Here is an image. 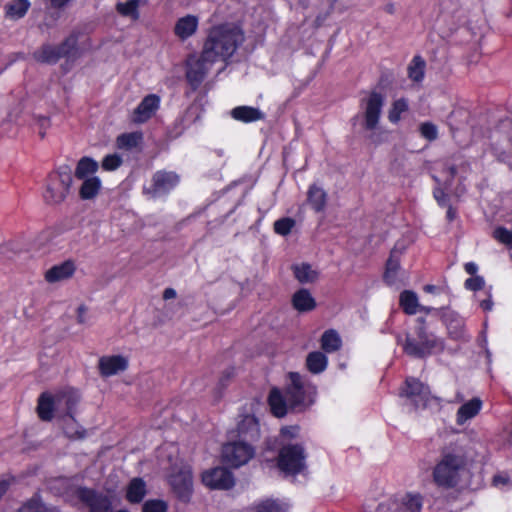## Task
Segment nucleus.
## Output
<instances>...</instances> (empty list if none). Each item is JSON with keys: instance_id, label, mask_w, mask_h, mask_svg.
I'll list each match as a JSON object with an SVG mask.
<instances>
[{"instance_id": "obj_1", "label": "nucleus", "mask_w": 512, "mask_h": 512, "mask_svg": "<svg viewBox=\"0 0 512 512\" xmlns=\"http://www.w3.org/2000/svg\"><path fill=\"white\" fill-rule=\"evenodd\" d=\"M244 41L245 35L240 26L228 22L216 24L208 29L201 53L204 59L214 63H228Z\"/></svg>"}, {"instance_id": "obj_2", "label": "nucleus", "mask_w": 512, "mask_h": 512, "mask_svg": "<svg viewBox=\"0 0 512 512\" xmlns=\"http://www.w3.org/2000/svg\"><path fill=\"white\" fill-rule=\"evenodd\" d=\"M467 469L468 458L463 451L444 450L432 469L433 483L444 490L456 489Z\"/></svg>"}, {"instance_id": "obj_3", "label": "nucleus", "mask_w": 512, "mask_h": 512, "mask_svg": "<svg viewBox=\"0 0 512 512\" xmlns=\"http://www.w3.org/2000/svg\"><path fill=\"white\" fill-rule=\"evenodd\" d=\"M415 335L407 334L405 337L403 351L406 355L417 359H424L444 350V341L433 333L428 332L424 317L416 319Z\"/></svg>"}, {"instance_id": "obj_4", "label": "nucleus", "mask_w": 512, "mask_h": 512, "mask_svg": "<svg viewBox=\"0 0 512 512\" xmlns=\"http://www.w3.org/2000/svg\"><path fill=\"white\" fill-rule=\"evenodd\" d=\"M73 183L69 165L59 166L47 176L44 201L49 205H58L65 201Z\"/></svg>"}, {"instance_id": "obj_5", "label": "nucleus", "mask_w": 512, "mask_h": 512, "mask_svg": "<svg viewBox=\"0 0 512 512\" xmlns=\"http://www.w3.org/2000/svg\"><path fill=\"white\" fill-rule=\"evenodd\" d=\"M78 34L71 33L59 45L42 44L32 53L33 59L40 64H56L61 58H68L77 51Z\"/></svg>"}, {"instance_id": "obj_6", "label": "nucleus", "mask_w": 512, "mask_h": 512, "mask_svg": "<svg viewBox=\"0 0 512 512\" xmlns=\"http://www.w3.org/2000/svg\"><path fill=\"white\" fill-rule=\"evenodd\" d=\"M306 458L302 444H286L278 452L277 467L286 475L296 476L306 469Z\"/></svg>"}, {"instance_id": "obj_7", "label": "nucleus", "mask_w": 512, "mask_h": 512, "mask_svg": "<svg viewBox=\"0 0 512 512\" xmlns=\"http://www.w3.org/2000/svg\"><path fill=\"white\" fill-rule=\"evenodd\" d=\"M399 395L410 399L415 409H425L432 402L441 403V398L432 395L430 387L415 377H407Z\"/></svg>"}, {"instance_id": "obj_8", "label": "nucleus", "mask_w": 512, "mask_h": 512, "mask_svg": "<svg viewBox=\"0 0 512 512\" xmlns=\"http://www.w3.org/2000/svg\"><path fill=\"white\" fill-rule=\"evenodd\" d=\"M385 98L382 93L372 90L368 96L360 100V108L363 110L362 127L366 131L377 129L384 106Z\"/></svg>"}, {"instance_id": "obj_9", "label": "nucleus", "mask_w": 512, "mask_h": 512, "mask_svg": "<svg viewBox=\"0 0 512 512\" xmlns=\"http://www.w3.org/2000/svg\"><path fill=\"white\" fill-rule=\"evenodd\" d=\"M168 483L177 500L189 503L193 495V473L188 465L174 469L169 475Z\"/></svg>"}, {"instance_id": "obj_10", "label": "nucleus", "mask_w": 512, "mask_h": 512, "mask_svg": "<svg viewBox=\"0 0 512 512\" xmlns=\"http://www.w3.org/2000/svg\"><path fill=\"white\" fill-rule=\"evenodd\" d=\"M255 446L251 443L234 439L222 447L223 460L233 468H239L254 458Z\"/></svg>"}, {"instance_id": "obj_11", "label": "nucleus", "mask_w": 512, "mask_h": 512, "mask_svg": "<svg viewBox=\"0 0 512 512\" xmlns=\"http://www.w3.org/2000/svg\"><path fill=\"white\" fill-rule=\"evenodd\" d=\"M180 182V176L174 171L158 170L151 178L149 186L143 187V194L152 199L167 196Z\"/></svg>"}, {"instance_id": "obj_12", "label": "nucleus", "mask_w": 512, "mask_h": 512, "mask_svg": "<svg viewBox=\"0 0 512 512\" xmlns=\"http://www.w3.org/2000/svg\"><path fill=\"white\" fill-rule=\"evenodd\" d=\"M81 504L89 509V512H110L112 502L102 492L86 486H77L72 494Z\"/></svg>"}, {"instance_id": "obj_13", "label": "nucleus", "mask_w": 512, "mask_h": 512, "mask_svg": "<svg viewBox=\"0 0 512 512\" xmlns=\"http://www.w3.org/2000/svg\"><path fill=\"white\" fill-rule=\"evenodd\" d=\"M289 379L290 384L284 390L289 408L292 411H303L311 401H306L307 395L301 375L298 372H290Z\"/></svg>"}, {"instance_id": "obj_14", "label": "nucleus", "mask_w": 512, "mask_h": 512, "mask_svg": "<svg viewBox=\"0 0 512 512\" xmlns=\"http://www.w3.org/2000/svg\"><path fill=\"white\" fill-rule=\"evenodd\" d=\"M202 483L211 490H230L235 485L233 473L225 467H213L201 474Z\"/></svg>"}, {"instance_id": "obj_15", "label": "nucleus", "mask_w": 512, "mask_h": 512, "mask_svg": "<svg viewBox=\"0 0 512 512\" xmlns=\"http://www.w3.org/2000/svg\"><path fill=\"white\" fill-rule=\"evenodd\" d=\"M213 64L215 63L204 59L201 52L198 58L187 62L185 77L193 92L199 89Z\"/></svg>"}, {"instance_id": "obj_16", "label": "nucleus", "mask_w": 512, "mask_h": 512, "mask_svg": "<svg viewBox=\"0 0 512 512\" xmlns=\"http://www.w3.org/2000/svg\"><path fill=\"white\" fill-rule=\"evenodd\" d=\"M235 432L236 439L254 445L259 441L261 436L258 419L252 414L244 415L242 419L237 423Z\"/></svg>"}, {"instance_id": "obj_17", "label": "nucleus", "mask_w": 512, "mask_h": 512, "mask_svg": "<svg viewBox=\"0 0 512 512\" xmlns=\"http://www.w3.org/2000/svg\"><path fill=\"white\" fill-rule=\"evenodd\" d=\"M161 99L156 94L146 95L133 111L132 120L142 124L147 122L160 107Z\"/></svg>"}, {"instance_id": "obj_18", "label": "nucleus", "mask_w": 512, "mask_h": 512, "mask_svg": "<svg viewBox=\"0 0 512 512\" xmlns=\"http://www.w3.org/2000/svg\"><path fill=\"white\" fill-rule=\"evenodd\" d=\"M128 367L129 361L122 355L102 356L98 360V371L104 378L124 372Z\"/></svg>"}, {"instance_id": "obj_19", "label": "nucleus", "mask_w": 512, "mask_h": 512, "mask_svg": "<svg viewBox=\"0 0 512 512\" xmlns=\"http://www.w3.org/2000/svg\"><path fill=\"white\" fill-rule=\"evenodd\" d=\"M199 18L196 15L188 14L180 17L173 28L174 35L181 41H186L198 30Z\"/></svg>"}, {"instance_id": "obj_20", "label": "nucleus", "mask_w": 512, "mask_h": 512, "mask_svg": "<svg viewBox=\"0 0 512 512\" xmlns=\"http://www.w3.org/2000/svg\"><path fill=\"white\" fill-rule=\"evenodd\" d=\"M401 265L400 259L395 257L394 251H391L389 258L385 264V271L383 273V281L389 287H400L403 285V280L400 277Z\"/></svg>"}, {"instance_id": "obj_21", "label": "nucleus", "mask_w": 512, "mask_h": 512, "mask_svg": "<svg viewBox=\"0 0 512 512\" xmlns=\"http://www.w3.org/2000/svg\"><path fill=\"white\" fill-rule=\"evenodd\" d=\"M201 118L200 113L196 107L190 106L186 109L183 115L178 117L170 130L173 137L181 136L185 130H187L192 124L199 121Z\"/></svg>"}, {"instance_id": "obj_22", "label": "nucleus", "mask_w": 512, "mask_h": 512, "mask_svg": "<svg viewBox=\"0 0 512 512\" xmlns=\"http://www.w3.org/2000/svg\"><path fill=\"white\" fill-rule=\"evenodd\" d=\"M76 270L72 260H66L58 265L52 266L45 273V280L48 283H56L71 278Z\"/></svg>"}, {"instance_id": "obj_23", "label": "nucleus", "mask_w": 512, "mask_h": 512, "mask_svg": "<svg viewBox=\"0 0 512 512\" xmlns=\"http://www.w3.org/2000/svg\"><path fill=\"white\" fill-rule=\"evenodd\" d=\"M328 201L326 191L313 183L309 185L307 190V203L315 213H322L325 211Z\"/></svg>"}, {"instance_id": "obj_24", "label": "nucleus", "mask_w": 512, "mask_h": 512, "mask_svg": "<svg viewBox=\"0 0 512 512\" xmlns=\"http://www.w3.org/2000/svg\"><path fill=\"white\" fill-rule=\"evenodd\" d=\"M291 304L300 313L310 312L317 306L315 298L306 288H300L292 295Z\"/></svg>"}, {"instance_id": "obj_25", "label": "nucleus", "mask_w": 512, "mask_h": 512, "mask_svg": "<svg viewBox=\"0 0 512 512\" xmlns=\"http://www.w3.org/2000/svg\"><path fill=\"white\" fill-rule=\"evenodd\" d=\"M267 401L272 415L277 418L284 417L290 409L285 394L276 387L270 390Z\"/></svg>"}, {"instance_id": "obj_26", "label": "nucleus", "mask_w": 512, "mask_h": 512, "mask_svg": "<svg viewBox=\"0 0 512 512\" xmlns=\"http://www.w3.org/2000/svg\"><path fill=\"white\" fill-rule=\"evenodd\" d=\"M147 494V487L145 481L140 477L132 478L127 487L125 493V499L130 504H139L143 501Z\"/></svg>"}, {"instance_id": "obj_27", "label": "nucleus", "mask_w": 512, "mask_h": 512, "mask_svg": "<svg viewBox=\"0 0 512 512\" xmlns=\"http://www.w3.org/2000/svg\"><path fill=\"white\" fill-rule=\"evenodd\" d=\"M17 512H62L58 507L53 505H47L43 502L40 493H34V495L27 499L18 508Z\"/></svg>"}, {"instance_id": "obj_28", "label": "nucleus", "mask_w": 512, "mask_h": 512, "mask_svg": "<svg viewBox=\"0 0 512 512\" xmlns=\"http://www.w3.org/2000/svg\"><path fill=\"white\" fill-rule=\"evenodd\" d=\"M55 401L48 392L40 394L37 401V414L42 421H51L54 417Z\"/></svg>"}, {"instance_id": "obj_29", "label": "nucleus", "mask_w": 512, "mask_h": 512, "mask_svg": "<svg viewBox=\"0 0 512 512\" xmlns=\"http://www.w3.org/2000/svg\"><path fill=\"white\" fill-rule=\"evenodd\" d=\"M291 270L295 279L301 284L314 283L319 278V272L312 269L309 263L293 264Z\"/></svg>"}, {"instance_id": "obj_30", "label": "nucleus", "mask_w": 512, "mask_h": 512, "mask_svg": "<svg viewBox=\"0 0 512 512\" xmlns=\"http://www.w3.org/2000/svg\"><path fill=\"white\" fill-rule=\"evenodd\" d=\"M142 143L143 133L141 131L122 133L116 138V146L120 150L131 151L141 147Z\"/></svg>"}, {"instance_id": "obj_31", "label": "nucleus", "mask_w": 512, "mask_h": 512, "mask_svg": "<svg viewBox=\"0 0 512 512\" xmlns=\"http://www.w3.org/2000/svg\"><path fill=\"white\" fill-rule=\"evenodd\" d=\"M82 180L83 182L79 188V198L84 201L95 199L102 188L100 178L97 176H91Z\"/></svg>"}, {"instance_id": "obj_32", "label": "nucleus", "mask_w": 512, "mask_h": 512, "mask_svg": "<svg viewBox=\"0 0 512 512\" xmlns=\"http://www.w3.org/2000/svg\"><path fill=\"white\" fill-rule=\"evenodd\" d=\"M231 116L237 121L251 123L261 120L263 113L258 108L252 106H237L232 109Z\"/></svg>"}, {"instance_id": "obj_33", "label": "nucleus", "mask_w": 512, "mask_h": 512, "mask_svg": "<svg viewBox=\"0 0 512 512\" xmlns=\"http://www.w3.org/2000/svg\"><path fill=\"white\" fill-rule=\"evenodd\" d=\"M482 401L479 398H473L462 404L457 411V423L463 424L467 420L475 417L481 410Z\"/></svg>"}, {"instance_id": "obj_34", "label": "nucleus", "mask_w": 512, "mask_h": 512, "mask_svg": "<svg viewBox=\"0 0 512 512\" xmlns=\"http://www.w3.org/2000/svg\"><path fill=\"white\" fill-rule=\"evenodd\" d=\"M443 321L447 327L448 335L453 340H460L464 336L463 319L456 313H450L443 316Z\"/></svg>"}, {"instance_id": "obj_35", "label": "nucleus", "mask_w": 512, "mask_h": 512, "mask_svg": "<svg viewBox=\"0 0 512 512\" xmlns=\"http://www.w3.org/2000/svg\"><path fill=\"white\" fill-rule=\"evenodd\" d=\"M288 504L273 498L262 499L255 502L251 507V512H288Z\"/></svg>"}, {"instance_id": "obj_36", "label": "nucleus", "mask_w": 512, "mask_h": 512, "mask_svg": "<svg viewBox=\"0 0 512 512\" xmlns=\"http://www.w3.org/2000/svg\"><path fill=\"white\" fill-rule=\"evenodd\" d=\"M99 164L96 160H94L91 157L84 156L79 159L77 162L74 176L81 180V179H87L91 176H94V174L98 171Z\"/></svg>"}, {"instance_id": "obj_37", "label": "nucleus", "mask_w": 512, "mask_h": 512, "mask_svg": "<svg viewBox=\"0 0 512 512\" xmlns=\"http://www.w3.org/2000/svg\"><path fill=\"white\" fill-rule=\"evenodd\" d=\"M328 366L327 356L320 351L310 352L306 357V367L312 374H319L326 370Z\"/></svg>"}, {"instance_id": "obj_38", "label": "nucleus", "mask_w": 512, "mask_h": 512, "mask_svg": "<svg viewBox=\"0 0 512 512\" xmlns=\"http://www.w3.org/2000/svg\"><path fill=\"white\" fill-rule=\"evenodd\" d=\"M320 345L325 353H334L342 346V340L334 329L324 331L320 339Z\"/></svg>"}, {"instance_id": "obj_39", "label": "nucleus", "mask_w": 512, "mask_h": 512, "mask_svg": "<svg viewBox=\"0 0 512 512\" xmlns=\"http://www.w3.org/2000/svg\"><path fill=\"white\" fill-rule=\"evenodd\" d=\"M400 512H421L423 497L420 493H406L399 502Z\"/></svg>"}, {"instance_id": "obj_40", "label": "nucleus", "mask_w": 512, "mask_h": 512, "mask_svg": "<svg viewBox=\"0 0 512 512\" xmlns=\"http://www.w3.org/2000/svg\"><path fill=\"white\" fill-rule=\"evenodd\" d=\"M399 305L405 314H416L419 307L417 294L411 290L402 291L399 297Z\"/></svg>"}, {"instance_id": "obj_41", "label": "nucleus", "mask_w": 512, "mask_h": 512, "mask_svg": "<svg viewBox=\"0 0 512 512\" xmlns=\"http://www.w3.org/2000/svg\"><path fill=\"white\" fill-rule=\"evenodd\" d=\"M426 63L420 55H415L407 68L409 79L413 82L420 83L425 76Z\"/></svg>"}, {"instance_id": "obj_42", "label": "nucleus", "mask_w": 512, "mask_h": 512, "mask_svg": "<svg viewBox=\"0 0 512 512\" xmlns=\"http://www.w3.org/2000/svg\"><path fill=\"white\" fill-rule=\"evenodd\" d=\"M140 0H127L126 2H118L116 11L123 17H129L132 21L140 18L139 12Z\"/></svg>"}, {"instance_id": "obj_43", "label": "nucleus", "mask_w": 512, "mask_h": 512, "mask_svg": "<svg viewBox=\"0 0 512 512\" xmlns=\"http://www.w3.org/2000/svg\"><path fill=\"white\" fill-rule=\"evenodd\" d=\"M31 3L29 0H13L5 7L6 16L11 19L23 18L28 12Z\"/></svg>"}, {"instance_id": "obj_44", "label": "nucleus", "mask_w": 512, "mask_h": 512, "mask_svg": "<svg viewBox=\"0 0 512 512\" xmlns=\"http://www.w3.org/2000/svg\"><path fill=\"white\" fill-rule=\"evenodd\" d=\"M408 102L404 98L395 100L388 112V119L391 123L396 124L400 121L402 113L408 110Z\"/></svg>"}, {"instance_id": "obj_45", "label": "nucleus", "mask_w": 512, "mask_h": 512, "mask_svg": "<svg viewBox=\"0 0 512 512\" xmlns=\"http://www.w3.org/2000/svg\"><path fill=\"white\" fill-rule=\"evenodd\" d=\"M296 221L291 217H282L273 224L274 232L280 236H287L295 227Z\"/></svg>"}, {"instance_id": "obj_46", "label": "nucleus", "mask_w": 512, "mask_h": 512, "mask_svg": "<svg viewBox=\"0 0 512 512\" xmlns=\"http://www.w3.org/2000/svg\"><path fill=\"white\" fill-rule=\"evenodd\" d=\"M142 512H168V503L162 499H148L142 504Z\"/></svg>"}, {"instance_id": "obj_47", "label": "nucleus", "mask_w": 512, "mask_h": 512, "mask_svg": "<svg viewBox=\"0 0 512 512\" xmlns=\"http://www.w3.org/2000/svg\"><path fill=\"white\" fill-rule=\"evenodd\" d=\"M493 238L512 248V230H509L504 226H498L493 231Z\"/></svg>"}, {"instance_id": "obj_48", "label": "nucleus", "mask_w": 512, "mask_h": 512, "mask_svg": "<svg viewBox=\"0 0 512 512\" xmlns=\"http://www.w3.org/2000/svg\"><path fill=\"white\" fill-rule=\"evenodd\" d=\"M235 376V368L229 367L225 371H223L218 385L216 387V394L217 397L220 398L222 396L223 391L226 389V387L229 385L231 379Z\"/></svg>"}, {"instance_id": "obj_49", "label": "nucleus", "mask_w": 512, "mask_h": 512, "mask_svg": "<svg viewBox=\"0 0 512 512\" xmlns=\"http://www.w3.org/2000/svg\"><path fill=\"white\" fill-rule=\"evenodd\" d=\"M123 163L121 156L118 154H108L106 155L101 163L102 169L105 171H115L118 169Z\"/></svg>"}, {"instance_id": "obj_50", "label": "nucleus", "mask_w": 512, "mask_h": 512, "mask_svg": "<svg viewBox=\"0 0 512 512\" xmlns=\"http://www.w3.org/2000/svg\"><path fill=\"white\" fill-rule=\"evenodd\" d=\"M420 134L423 138L427 139L428 141H434L438 137V129L435 124L432 122H424L421 123L419 127Z\"/></svg>"}, {"instance_id": "obj_51", "label": "nucleus", "mask_w": 512, "mask_h": 512, "mask_svg": "<svg viewBox=\"0 0 512 512\" xmlns=\"http://www.w3.org/2000/svg\"><path fill=\"white\" fill-rule=\"evenodd\" d=\"M485 286V280L482 276L476 275L472 276L470 278H467L464 282L465 289L469 291H479L482 290Z\"/></svg>"}, {"instance_id": "obj_52", "label": "nucleus", "mask_w": 512, "mask_h": 512, "mask_svg": "<svg viewBox=\"0 0 512 512\" xmlns=\"http://www.w3.org/2000/svg\"><path fill=\"white\" fill-rule=\"evenodd\" d=\"M336 2L337 0H330L329 8L325 12H321L316 16L314 20V26L316 28L321 27L327 18L333 13Z\"/></svg>"}, {"instance_id": "obj_53", "label": "nucleus", "mask_w": 512, "mask_h": 512, "mask_svg": "<svg viewBox=\"0 0 512 512\" xmlns=\"http://www.w3.org/2000/svg\"><path fill=\"white\" fill-rule=\"evenodd\" d=\"M377 512H400L399 502L393 499L381 502L377 507Z\"/></svg>"}, {"instance_id": "obj_54", "label": "nucleus", "mask_w": 512, "mask_h": 512, "mask_svg": "<svg viewBox=\"0 0 512 512\" xmlns=\"http://www.w3.org/2000/svg\"><path fill=\"white\" fill-rule=\"evenodd\" d=\"M433 197L440 207H446L449 204V196L441 187H435Z\"/></svg>"}, {"instance_id": "obj_55", "label": "nucleus", "mask_w": 512, "mask_h": 512, "mask_svg": "<svg viewBox=\"0 0 512 512\" xmlns=\"http://www.w3.org/2000/svg\"><path fill=\"white\" fill-rule=\"evenodd\" d=\"M299 430L298 425L284 426L280 430V436L284 439L292 440L298 436Z\"/></svg>"}, {"instance_id": "obj_56", "label": "nucleus", "mask_w": 512, "mask_h": 512, "mask_svg": "<svg viewBox=\"0 0 512 512\" xmlns=\"http://www.w3.org/2000/svg\"><path fill=\"white\" fill-rule=\"evenodd\" d=\"M77 402H78V399L76 397H74L73 395H68L66 397L65 404H66L67 415L69 417H71L72 419H74L73 412L77 405Z\"/></svg>"}, {"instance_id": "obj_57", "label": "nucleus", "mask_w": 512, "mask_h": 512, "mask_svg": "<svg viewBox=\"0 0 512 512\" xmlns=\"http://www.w3.org/2000/svg\"><path fill=\"white\" fill-rule=\"evenodd\" d=\"M494 303L492 300V295L489 292L488 297L482 301H480V307L484 312H489L493 309Z\"/></svg>"}, {"instance_id": "obj_58", "label": "nucleus", "mask_w": 512, "mask_h": 512, "mask_svg": "<svg viewBox=\"0 0 512 512\" xmlns=\"http://www.w3.org/2000/svg\"><path fill=\"white\" fill-rule=\"evenodd\" d=\"M86 430L81 428L80 430H75L74 432L66 431V435L68 438L77 440V439H84L86 437Z\"/></svg>"}, {"instance_id": "obj_59", "label": "nucleus", "mask_w": 512, "mask_h": 512, "mask_svg": "<svg viewBox=\"0 0 512 512\" xmlns=\"http://www.w3.org/2000/svg\"><path fill=\"white\" fill-rule=\"evenodd\" d=\"M446 208V219L448 222H453L457 217V210L451 204H448Z\"/></svg>"}, {"instance_id": "obj_60", "label": "nucleus", "mask_w": 512, "mask_h": 512, "mask_svg": "<svg viewBox=\"0 0 512 512\" xmlns=\"http://www.w3.org/2000/svg\"><path fill=\"white\" fill-rule=\"evenodd\" d=\"M464 269L466 273L470 274L471 276H476V273L478 271V266L474 262H467L464 264Z\"/></svg>"}, {"instance_id": "obj_61", "label": "nucleus", "mask_w": 512, "mask_h": 512, "mask_svg": "<svg viewBox=\"0 0 512 512\" xmlns=\"http://www.w3.org/2000/svg\"><path fill=\"white\" fill-rule=\"evenodd\" d=\"M49 1H50L51 7L54 9H62L70 2V0H49Z\"/></svg>"}, {"instance_id": "obj_62", "label": "nucleus", "mask_w": 512, "mask_h": 512, "mask_svg": "<svg viewBox=\"0 0 512 512\" xmlns=\"http://www.w3.org/2000/svg\"><path fill=\"white\" fill-rule=\"evenodd\" d=\"M86 311H87V308H86L85 305H80L77 308V321H78V323H84L85 322L84 314L86 313Z\"/></svg>"}, {"instance_id": "obj_63", "label": "nucleus", "mask_w": 512, "mask_h": 512, "mask_svg": "<svg viewBox=\"0 0 512 512\" xmlns=\"http://www.w3.org/2000/svg\"><path fill=\"white\" fill-rule=\"evenodd\" d=\"M177 295L175 289L169 287V288H166L164 291H163V299L164 300H170V299H173L175 298Z\"/></svg>"}, {"instance_id": "obj_64", "label": "nucleus", "mask_w": 512, "mask_h": 512, "mask_svg": "<svg viewBox=\"0 0 512 512\" xmlns=\"http://www.w3.org/2000/svg\"><path fill=\"white\" fill-rule=\"evenodd\" d=\"M508 481H509V479L507 477L502 476L500 474L494 475V477H493V484L496 486L499 484H503V485L507 484Z\"/></svg>"}]
</instances>
